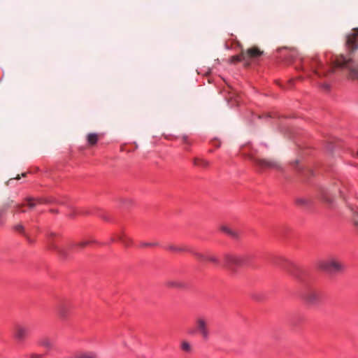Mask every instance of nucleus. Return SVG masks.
<instances>
[{
    "label": "nucleus",
    "instance_id": "nucleus-1",
    "mask_svg": "<svg viewBox=\"0 0 358 358\" xmlns=\"http://www.w3.org/2000/svg\"><path fill=\"white\" fill-rule=\"evenodd\" d=\"M310 67L313 73L319 77H327L337 69H348L349 71L348 78L353 80H358V65L354 66L353 60L351 58L344 57L343 55L335 57L332 61V66L329 67L327 71L323 69L324 66L317 57L310 59Z\"/></svg>",
    "mask_w": 358,
    "mask_h": 358
},
{
    "label": "nucleus",
    "instance_id": "nucleus-2",
    "mask_svg": "<svg viewBox=\"0 0 358 358\" xmlns=\"http://www.w3.org/2000/svg\"><path fill=\"white\" fill-rule=\"evenodd\" d=\"M246 259L235 255L227 254L224 256L223 266L229 269L234 270L245 264Z\"/></svg>",
    "mask_w": 358,
    "mask_h": 358
},
{
    "label": "nucleus",
    "instance_id": "nucleus-3",
    "mask_svg": "<svg viewBox=\"0 0 358 358\" xmlns=\"http://www.w3.org/2000/svg\"><path fill=\"white\" fill-rule=\"evenodd\" d=\"M317 267L329 273L341 271L343 268L341 263L335 260H324L318 262Z\"/></svg>",
    "mask_w": 358,
    "mask_h": 358
},
{
    "label": "nucleus",
    "instance_id": "nucleus-4",
    "mask_svg": "<svg viewBox=\"0 0 358 358\" xmlns=\"http://www.w3.org/2000/svg\"><path fill=\"white\" fill-rule=\"evenodd\" d=\"M248 156L252 160L254 165L260 170L271 169L274 166L272 162L257 157L256 153L251 152Z\"/></svg>",
    "mask_w": 358,
    "mask_h": 358
},
{
    "label": "nucleus",
    "instance_id": "nucleus-5",
    "mask_svg": "<svg viewBox=\"0 0 358 358\" xmlns=\"http://www.w3.org/2000/svg\"><path fill=\"white\" fill-rule=\"evenodd\" d=\"M345 45L351 52L358 49V28L352 29V33L347 36Z\"/></svg>",
    "mask_w": 358,
    "mask_h": 358
},
{
    "label": "nucleus",
    "instance_id": "nucleus-6",
    "mask_svg": "<svg viewBox=\"0 0 358 358\" xmlns=\"http://www.w3.org/2000/svg\"><path fill=\"white\" fill-rule=\"evenodd\" d=\"M245 52V57L246 59V65L249 66L251 64L252 60H255L263 55L264 52L257 46H252L248 48Z\"/></svg>",
    "mask_w": 358,
    "mask_h": 358
},
{
    "label": "nucleus",
    "instance_id": "nucleus-7",
    "mask_svg": "<svg viewBox=\"0 0 358 358\" xmlns=\"http://www.w3.org/2000/svg\"><path fill=\"white\" fill-rule=\"evenodd\" d=\"M29 329L20 324H17L14 327L13 337L19 341H23L28 336Z\"/></svg>",
    "mask_w": 358,
    "mask_h": 358
},
{
    "label": "nucleus",
    "instance_id": "nucleus-8",
    "mask_svg": "<svg viewBox=\"0 0 358 358\" xmlns=\"http://www.w3.org/2000/svg\"><path fill=\"white\" fill-rule=\"evenodd\" d=\"M193 166L196 168L206 170L208 169L211 165L210 161L200 157H196L192 159Z\"/></svg>",
    "mask_w": 358,
    "mask_h": 358
},
{
    "label": "nucleus",
    "instance_id": "nucleus-9",
    "mask_svg": "<svg viewBox=\"0 0 358 358\" xmlns=\"http://www.w3.org/2000/svg\"><path fill=\"white\" fill-rule=\"evenodd\" d=\"M195 256L201 262H210L215 265H218L220 264L218 259L213 255L196 253Z\"/></svg>",
    "mask_w": 358,
    "mask_h": 358
},
{
    "label": "nucleus",
    "instance_id": "nucleus-10",
    "mask_svg": "<svg viewBox=\"0 0 358 358\" xmlns=\"http://www.w3.org/2000/svg\"><path fill=\"white\" fill-rule=\"evenodd\" d=\"M112 241H119L127 247H129L132 244V241L124 232H121L120 234L116 235Z\"/></svg>",
    "mask_w": 358,
    "mask_h": 358
},
{
    "label": "nucleus",
    "instance_id": "nucleus-11",
    "mask_svg": "<svg viewBox=\"0 0 358 358\" xmlns=\"http://www.w3.org/2000/svg\"><path fill=\"white\" fill-rule=\"evenodd\" d=\"M71 311V307L70 305L62 304L58 307L57 313L61 318L67 317Z\"/></svg>",
    "mask_w": 358,
    "mask_h": 358
},
{
    "label": "nucleus",
    "instance_id": "nucleus-12",
    "mask_svg": "<svg viewBox=\"0 0 358 358\" xmlns=\"http://www.w3.org/2000/svg\"><path fill=\"white\" fill-rule=\"evenodd\" d=\"M229 62L231 64H237L238 62H243L244 66H248L246 65V59L245 57L244 51H241V52L238 55H233L229 58Z\"/></svg>",
    "mask_w": 358,
    "mask_h": 358
},
{
    "label": "nucleus",
    "instance_id": "nucleus-13",
    "mask_svg": "<svg viewBox=\"0 0 358 358\" xmlns=\"http://www.w3.org/2000/svg\"><path fill=\"white\" fill-rule=\"evenodd\" d=\"M87 145L90 147L94 146L99 139V134L96 133H90L86 137Z\"/></svg>",
    "mask_w": 358,
    "mask_h": 358
},
{
    "label": "nucleus",
    "instance_id": "nucleus-14",
    "mask_svg": "<svg viewBox=\"0 0 358 358\" xmlns=\"http://www.w3.org/2000/svg\"><path fill=\"white\" fill-rule=\"evenodd\" d=\"M27 206L30 208H33L38 204H41L45 202V200L43 198H29L27 199Z\"/></svg>",
    "mask_w": 358,
    "mask_h": 358
},
{
    "label": "nucleus",
    "instance_id": "nucleus-15",
    "mask_svg": "<svg viewBox=\"0 0 358 358\" xmlns=\"http://www.w3.org/2000/svg\"><path fill=\"white\" fill-rule=\"evenodd\" d=\"M198 328L201 331V334L205 339H207L208 332L206 329V322L203 319H199L197 321Z\"/></svg>",
    "mask_w": 358,
    "mask_h": 358
},
{
    "label": "nucleus",
    "instance_id": "nucleus-16",
    "mask_svg": "<svg viewBox=\"0 0 358 358\" xmlns=\"http://www.w3.org/2000/svg\"><path fill=\"white\" fill-rule=\"evenodd\" d=\"M221 231L231 238L237 237V233L236 231H233L231 229H230L228 227H226V226L222 227Z\"/></svg>",
    "mask_w": 358,
    "mask_h": 358
},
{
    "label": "nucleus",
    "instance_id": "nucleus-17",
    "mask_svg": "<svg viewBox=\"0 0 358 358\" xmlns=\"http://www.w3.org/2000/svg\"><path fill=\"white\" fill-rule=\"evenodd\" d=\"M91 244H92V242H91V241H80L76 244L71 245L69 246V249L73 250L76 248H83L85 247H87V246L91 245Z\"/></svg>",
    "mask_w": 358,
    "mask_h": 358
},
{
    "label": "nucleus",
    "instance_id": "nucleus-18",
    "mask_svg": "<svg viewBox=\"0 0 358 358\" xmlns=\"http://www.w3.org/2000/svg\"><path fill=\"white\" fill-rule=\"evenodd\" d=\"M38 345L41 346L45 347L48 350H50L52 347L51 341L48 338H44L41 339V341H39Z\"/></svg>",
    "mask_w": 358,
    "mask_h": 358
},
{
    "label": "nucleus",
    "instance_id": "nucleus-19",
    "mask_svg": "<svg viewBox=\"0 0 358 358\" xmlns=\"http://www.w3.org/2000/svg\"><path fill=\"white\" fill-rule=\"evenodd\" d=\"M166 285L168 287H181L183 286L182 283L178 281H168L166 282Z\"/></svg>",
    "mask_w": 358,
    "mask_h": 358
},
{
    "label": "nucleus",
    "instance_id": "nucleus-20",
    "mask_svg": "<svg viewBox=\"0 0 358 358\" xmlns=\"http://www.w3.org/2000/svg\"><path fill=\"white\" fill-rule=\"evenodd\" d=\"M182 142L186 145L185 146L184 149L187 151L190 150V146L192 145V141L189 139L187 136H183L182 137Z\"/></svg>",
    "mask_w": 358,
    "mask_h": 358
},
{
    "label": "nucleus",
    "instance_id": "nucleus-21",
    "mask_svg": "<svg viewBox=\"0 0 358 358\" xmlns=\"http://www.w3.org/2000/svg\"><path fill=\"white\" fill-rule=\"evenodd\" d=\"M317 298V294L313 293L306 298V301L308 303H313Z\"/></svg>",
    "mask_w": 358,
    "mask_h": 358
},
{
    "label": "nucleus",
    "instance_id": "nucleus-22",
    "mask_svg": "<svg viewBox=\"0 0 358 358\" xmlns=\"http://www.w3.org/2000/svg\"><path fill=\"white\" fill-rule=\"evenodd\" d=\"M75 358H96V356H95V355H94L92 353H90V354L81 355Z\"/></svg>",
    "mask_w": 358,
    "mask_h": 358
},
{
    "label": "nucleus",
    "instance_id": "nucleus-23",
    "mask_svg": "<svg viewBox=\"0 0 358 358\" xmlns=\"http://www.w3.org/2000/svg\"><path fill=\"white\" fill-rule=\"evenodd\" d=\"M182 349L184 351L189 352L190 351V345L187 342H182Z\"/></svg>",
    "mask_w": 358,
    "mask_h": 358
},
{
    "label": "nucleus",
    "instance_id": "nucleus-24",
    "mask_svg": "<svg viewBox=\"0 0 358 358\" xmlns=\"http://www.w3.org/2000/svg\"><path fill=\"white\" fill-rule=\"evenodd\" d=\"M13 229L16 231L24 233V227L22 224L15 225Z\"/></svg>",
    "mask_w": 358,
    "mask_h": 358
},
{
    "label": "nucleus",
    "instance_id": "nucleus-25",
    "mask_svg": "<svg viewBox=\"0 0 358 358\" xmlns=\"http://www.w3.org/2000/svg\"><path fill=\"white\" fill-rule=\"evenodd\" d=\"M30 358H43V355L38 354H31L30 355Z\"/></svg>",
    "mask_w": 358,
    "mask_h": 358
},
{
    "label": "nucleus",
    "instance_id": "nucleus-26",
    "mask_svg": "<svg viewBox=\"0 0 358 358\" xmlns=\"http://www.w3.org/2000/svg\"><path fill=\"white\" fill-rule=\"evenodd\" d=\"M169 249L170 250H171V251H180V250H181V249H180V248H176V247H173V246H170V247L169 248Z\"/></svg>",
    "mask_w": 358,
    "mask_h": 358
},
{
    "label": "nucleus",
    "instance_id": "nucleus-27",
    "mask_svg": "<svg viewBox=\"0 0 358 358\" xmlns=\"http://www.w3.org/2000/svg\"><path fill=\"white\" fill-rule=\"evenodd\" d=\"M300 79H301V77L299 76V77H297V78H294V79H291V80H289V83H292V82H294L295 80H300Z\"/></svg>",
    "mask_w": 358,
    "mask_h": 358
},
{
    "label": "nucleus",
    "instance_id": "nucleus-28",
    "mask_svg": "<svg viewBox=\"0 0 358 358\" xmlns=\"http://www.w3.org/2000/svg\"><path fill=\"white\" fill-rule=\"evenodd\" d=\"M51 248L53 249H56L57 246H55L54 244H52Z\"/></svg>",
    "mask_w": 358,
    "mask_h": 358
},
{
    "label": "nucleus",
    "instance_id": "nucleus-29",
    "mask_svg": "<svg viewBox=\"0 0 358 358\" xmlns=\"http://www.w3.org/2000/svg\"><path fill=\"white\" fill-rule=\"evenodd\" d=\"M50 236H57V235L55 234H50Z\"/></svg>",
    "mask_w": 358,
    "mask_h": 358
},
{
    "label": "nucleus",
    "instance_id": "nucleus-30",
    "mask_svg": "<svg viewBox=\"0 0 358 358\" xmlns=\"http://www.w3.org/2000/svg\"><path fill=\"white\" fill-rule=\"evenodd\" d=\"M357 156H358V150H357Z\"/></svg>",
    "mask_w": 358,
    "mask_h": 358
}]
</instances>
